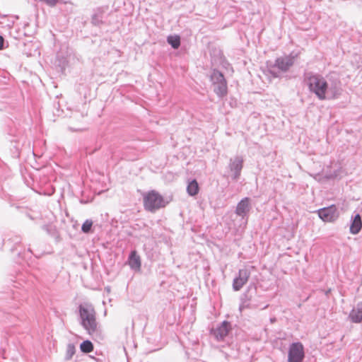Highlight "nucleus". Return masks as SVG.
Segmentation results:
<instances>
[{"label": "nucleus", "mask_w": 362, "mask_h": 362, "mask_svg": "<svg viewBox=\"0 0 362 362\" xmlns=\"http://www.w3.org/2000/svg\"><path fill=\"white\" fill-rule=\"evenodd\" d=\"M305 81L310 91L315 93L320 100L336 98L341 94L339 81L329 84L322 76L312 73L305 75Z\"/></svg>", "instance_id": "f257e3e1"}, {"label": "nucleus", "mask_w": 362, "mask_h": 362, "mask_svg": "<svg viewBox=\"0 0 362 362\" xmlns=\"http://www.w3.org/2000/svg\"><path fill=\"white\" fill-rule=\"evenodd\" d=\"M81 325L92 337L100 336V327L96 321V313L92 305L85 303L78 307Z\"/></svg>", "instance_id": "f03ea898"}, {"label": "nucleus", "mask_w": 362, "mask_h": 362, "mask_svg": "<svg viewBox=\"0 0 362 362\" xmlns=\"http://www.w3.org/2000/svg\"><path fill=\"white\" fill-rule=\"evenodd\" d=\"M296 56L292 54L276 58L274 64L269 69V74L274 78H280L286 73L295 62Z\"/></svg>", "instance_id": "7ed1b4c3"}, {"label": "nucleus", "mask_w": 362, "mask_h": 362, "mask_svg": "<svg viewBox=\"0 0 362 362\" xmlns=\"http://www.w3.org/2000/svg\"><path fill=\"white\" fill-rule=\"evenodd\" d=\"M165 204L163 197L155 190L148 192L144 197V205L148 211L154 212L160 208L165 207Z\"/></svg>", "instance_id": "20e7f679"}, {"label": "nucleus", "mask_w": 362, "mask_h": 362, "mask_svg": "<svg viewBox=\"0 0 362 362\" xmlns=\"http://www.w3.org/2000/svg\"><path fill=\"white\" fill-rule=\"evenodd\" d=\"M244 158L242 156H235L229 160L228 168L232 173V179L237 181L239 180L241 171L243 168Z\"/></svg>", "instance_id": "39448f33"}, {"label": "nucleus", "mask_w": 362, "mask_h": 362, "mask_svg": "<svg viewBox=\"0 0 362 362\" xmlns=\"http://www.w3.org/2000/svg\"><path fill=\"white\" fill-rule=\"evenodd\" d=\"M304 358V351L302 344L293 343L288 351V362H302Z\"/></svg>", "instance_id": "423d86ee"}, {"label": "nucleus", "mask_w": 362, "mask_h": 362, "mask_svg": "<svg viewBox=\"0 0 362 362\" xmlns=\"http://www.w3.org/2000/svg\"><path fill=\"white\" fill-rule=\"evenodd\" d=\"M250 276V272L247 269H242L238 272V275L233 279V289L235 291H240L247 284Z\"/></svg>", "instance_id": "0eeeda50"}, {"label": "nucleus", "mask_w": 362, "mask_h": 362, "mask_svg": "<svg viewBox=\"0 0 362 362\" xmlns=\"http://www.w3.org/2000/svg\"><path fill=\"white\" fill-rule=\"evenodd\" d=\"M317 214L322 221L327 222H332L338 217L337 209L334 206L320 209L317 211Z\"/></svg>", "instance_id": "6e6552de"}, {"label": "nucleus", "mask_w": 362, "mask_h": 362, "mask_svg": "<svg viewBox=\"0 0 362 362\" xmlns=\"http://www.w3.org/2000/svg\"><path fill=\"white\" fill-rule=\"evenodd\" d=\"M250 209V199L248 197H245L237 204L235 214L243 218H245L247 216Z\"/></svg>", "instance_id": "1a4fd4ad"}, {"label": "nucleus", "mask_w": 362, "mask_h": 362, "mask_svg": "<svg viewBox=\"0 0 362 362\" xmlns=\"http://www.w3.org/2000/svg\"><path fill=\"white\" fill-rule=\"evenodd\" d=\"M231 329L230 322L223 321L214 330V335L218 340H223L229 333Z\"/></svg>", "instance_id": "9d476101"}, {"label": "nucleus", "mask_w": 362, "mask_h": 362, "mask_svg": "<svg viewBox=\"0 0 362 362\" xmlns=\"http://www.w3.org/2000/svg\"><path fill=\"white\" fill-rule=\"evenodd\" d=\"M349 319L354 323L362 322V302L353 307L349 315Z\"/></svg>", "instance_id": "9b49d317"}, {"label": "nucleus", "mask_w": 362, "mask_h": 362, "mask_svg": "<svg viewBox=\"0 0 362 362\" xmlns=\"http://www.w3.org/2000/svg\"><path fill=\"white\" fill-rule=\"evenodd\" d=\"M128 262L131 269L135 271L140 270L141 266V258L136 250H133L130 252Z\"/></svg>", "instance_id": "f8f14e48"}, {"label": "nucleus", "mask_w": 362, "mask_h": 362, "mask_svg": "<svg viewBox=\"0 0 362 362\" xmlns=\"http://www.w3.org/2000/svg\"><path fill=\"white\" fill-rule=\"evenodd\" d=\"M362 227V220L360 214H356L352 219V222L350 226V232L352 234H358Z\"/></svg>", "instance_id": "ddd939ff"}, {"label": "nucleus", "mask_w": 362, "mask_h": 362, "mask_svg": "<svg viewBox=\"0 0 362 362\" xmlns=\"http://www.w3.org/2000/svg\"><path fill=\"white\" fill-rule=\"evenodd\" d=\"M214 93L220 98L225 96L227 94V82L218 83L213 86Z\"/></svg>", "instance_id": "4468645a"}, {"label": "nucleus", "mask_w": 362, "mask_h": 362, "mask_svg": "<svg viewBox=\"0 0 362 362\" xmlns=\"http://www.w3.org/2000/svg\"><path fill=\"white\" fill-rule=\"evenodd\" d=\"M210 79L213 86L221 81L223 82L226 81L223 74L221 71L216 69L213 70L210 76Z\"/></svg>", "instance_id": "2eb2a0df"}, {"label": "nucleus", "mask_w": 362, "mask_h": 362, "mask_svg": "<svg viewBox=\"0 0 362 362\" xmlns=\"http://www.w3.org/2000/svg\"><path fill=\"white\" fill-rule=\"evenodd\" d=\"M199 187L196 180L190 181L187 187V192L190 196H195L198 194Z\"/></svg>", "instance_id": "dca6fc26"}, {"label": "nucleus", "mask_w": 362, "mask_h": 362, "mask_svg": "<svg viewBox=\"0 0 362 362\" xmlns=\"http://www.w3.org/2000/svg\"><path fill=\"white\" fill-rule=\"evenodd\" d=\"M167 41L174 49H177L180 45V38L177 35L168 36Z\"/></svg>", "instance_id": "f3484780"}, {"label": "nucleus", "mask_w": 362, "mask_h": 362, "mask_svg": "<svg viewBox=\"0 0 362 362\" xmlns=\"http://www.w3.org/2000/svg\"><path fill=\"white\" fill-rule=\"evenodd\" d=\"M81 350L83 353H90L93 349V345L89 340H86L81 344Z\"/></svg>", "instance_id": "a211bd4d"}, {"label": "nucleus", "mask_w": 362, "mask_h": 362, "mask_svg": "<svg viewBox=\"0 0 362 362\" xmlns=\"http://www.w3.org/2000/svg\"><path fill=\"white\" fill-rule=\"evenodd\" d=\"M102 19L103 11L100 9H98L97 12L93 15L91 22L95 25H99L102 23Z\"/></svg>", "instance_id": "6ab92c4d"}, {"label": "nucleus", "mask_w": 362, "mask_h": 362, "mask_svg": "<svg viewBox=\"0 0 362 362\" xmlns=\"http://www.w3.org/2000/svg\"><path fill=\"white\" fill-rule=\"evenodd\" d=\"M75 354V346L72 344H69L66 347V351L65 354V360H70Z\"/></svg>", "instance_id": "aec40b11"}, {"label": "nucleus", "mask_w": 362, "mask_h": 362, "mask_svg": "<svg viewBox=\"0 0 362 362\" xmlns=\"http://www.w3.org/2000/svg\"><path fill=\"white\" fill-rule=\"evenodd\" d=\"M92 226H93V221L90 219H87L83 223V225L81 226V230L84 233H89L91 230Z\"/></svg>", "instance_id": "412c9836"}, {"label": "nucleus", "mask_w": 362, "mask_h": 362, "mask_svg": "<svg viewBox=\"0 0 362 362\" xmlns=\"http://www.w3.org/2000/svg\"><path fill=\"white\" fill-rule=\"evenodd\" d=\"M247 307H248V304L247 303V302L246 301H243L240 304L239 309H240V310L241 312L243 309H245V308H246Z\"/></svg>", "instance_id": "4be33fe9"}, {"label": "nucleus", "mask_w": 362, "mask_h": 362, "mask_svg": "<svg viewBox=\"0 0 362 362\" xmlns=\"http://www.w3.org/2000/svg\"><path fill=\"white\" fill-rule=\"evenodd\" d=\"M4 47V39L2 36L0 35V50L3 49Z\"/></svg>", "instance_id": "5701e85b"}, {"label": "nucleus", "mask_w": 362, "mask_h": 362, "mask_svg": "<svg viewBox=\"0 0 362 362\" xmlns=\"http://www.w3.org/2000/svg\"><path fill=\"white\" fill-rule=\"evenodd\" d=\"M13 242H14L15 243H19L21 242V238H16L15 240H13Z\"/></svg>", "instance_id": "b1692460"}, {"label": "nucleus", "mask_w": 362, "mask_h": 362, "mask_svg": "<svg viewBox=\"0 0 362 362\" xmlns=\"http://www.w3.org/2000/svg\"><path fill=\"white\" fill-rule=\"evenodd\" d=\"M270 321H271L272 323H274V322H275L276 321V319L275 317H273V318L270 319Z\"/></svg>", "instance_id": "393cba45"}, {"label": "nucleus", "mask_w": 362, "mask_h": 362, "mask_svg": "<svg viewBox=\"0 0 362 362\" xmlns=\"http://www.w3.org/2000/svg\"><path fill=\"white\" fill-rule=\"evenodd\" d=\"M28 251L30 252V253H32V250H31L30 247H28Z\"/></svg>", "instance_id": "a878e982"}, {"label": "nucleus", "mask_w": 362, "mask_h": 362, "mask_svg": "<svg viewBox=\"0 0 362 362\" xmlns=\"http://www.w3.org/2000/svg\"><path fill=\"white\" fill-rule=\"evenodd\" d=\"M269 306V305H266L262 309H265V308H267Z\"/></svg>", "instance_id": "bb28decb"}]
</instances>
